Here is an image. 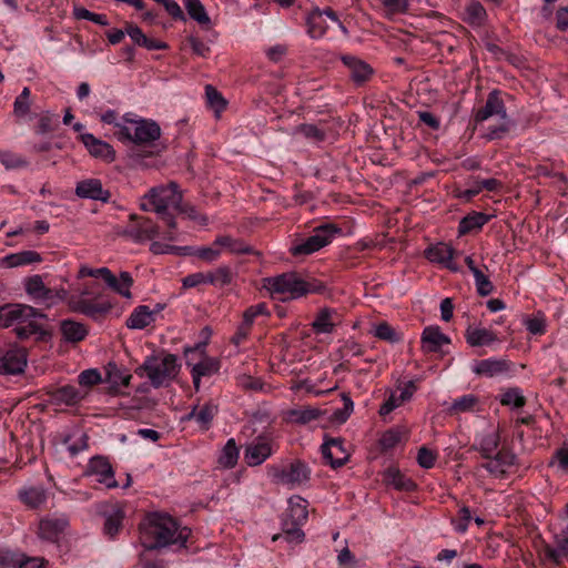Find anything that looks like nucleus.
<instances>
[{
  "label": "nucleus",
  "instance_id": "nucleus-1",
  "mask_svg": "<svg viewBox=\"0 0 568 568\" xmlns=\"http://www.w3.org/2000/svg\"><path fill=\"white\" fill-rule=\"evenodd\" d=\"M186 538V528L179 529L175 520L166 514H149L140 524V540L143 547L149 550L170 545L183 547Z\"/></svg>",
  "mask_w": 568,
  "mask_h": 568
},
{
  "label": "nucleus",
  "instance_id": "nucleus-2",
  "mask_svg": "<svg viewBox=\"0 0 568 568\" xmlns=\"http://www.w3.org/2000/svg\"><path fill=\"white\" fill-rule=\"evenodd\" d=\"M263 288L272 298L286 302L317 292V286L305 281L298 273L286 272L263 280Z\"/></svg>",
  "mask_w": 568,
  "mask_h": 568
},
{
  "label": "nucleus",
  "instance_id": "nucleus-3",
  "mask_svg": "<svg viewBox=\"0 0 568 568\" xmlns=\"http://www.w3.org/2000/svg\"><path fill=\"white\" fill-rule=\"evenodd\" d=\"M182 203V194L176 183L160 185L151 189L141 203L143 211H153L172 230L176 227L175 220L168 210H179Z\"/></svg>",
  "mask_w": 568,
  "mask_h": 568
},
{
  "label": "nucleus",
  "instance_id": "nucleus-4",
  "mask_svg": "<svg viewBox=\"0 0 568 568\" xmlns=\"http://www.w3.org/2000/svg\"><path fill=\"white\" fill-rule=\"evenodd\" d=\"M119 141L148 145L161 136L160 125L150 119H144L132 112L124 114L121 133H115Z\"/></svg>",
  "mask_w": 568,
  "mask_h": 568
},
{
  "label": "nucleus",
  "instance_id": "nucleus-5",
  "mask_svg": "<svg viewBox=\"0 0 568 568\" xmlns=\"http://www.w3.org/2000/svg\"><path fill=\"white\" fill-rule=\"evenodd\" d=\"M139 371H144L153 387L168 385L180 371L178 357L173 354L149 356Z\"/></svg>",
  "mask_w": 568,
  "mask_h": 568
},
{
  "label": "nucleus",
  "instance_id": "nucleus-6",
  "mask_svg": "<svg viewBox=\"0 0 568 568\" xmlns=\"http://www.w3.org/2000/svg\"><path fill=\"white\" fill-rule=\"evenodd\" d=\"M186 366L191 368L193 385L196 392L201 388V378L210 377L220 369V362L205 354V343L185 348Z\"/></svg>",
  "mask_w": 568,
  "mask_h": 568
},
{
  "label": "nucleus",
  "instance_id": "nucleus-7",
  "mask_svg": "<svg viewBox=\"0 0 568 568\" xmlns=\"http://www.w3.org/2000/svg\"><path fill=\"white\" fill-rule=\"evenodd\" d=\"M23 287L28 296L36 303L45 307H53L68 298V290L64 287H48L41 275L28 276L23 280Z\"/></svg>",
  "mask_w": 568,
  "mask_h": 568
},
{
  "label": "nucleus",
  "instance_id": "nucleus-8",
  "mask_svg": "<svg viewBox=\"0 0 568 568\" xmlns=\"http://www.w3.org/2000/svg\"><path fill=\"white\" fill-rule=\"evenodd\" d=\"M307 500L301 496H293L288 499V507L282 521V529L288 540L302 541L304 532L301 527L307 520Z\"/></svg>",
  "mask_w": 568,
  "mask_h": 568
},
{
  "label": "nucleus",
  "instance_id": "nucleus-9",
  "mask_svg": "<svg viewBox=\"0 0 568 568\" xmlns=\"http://www.w3.org/2000/svg\"><path fill=\"white\" fill-rule=\"evenodd\" d=\"M338 230L332 224H322L307 237L294 241L290 251L293 255H310L328 245Z\"/></svg>",
  "mask_w": 568,
  "mask_h": 568
},
{
  "label": "nucleus",
  "instance_id": "nucleus-10",
  "mask_svg": "<svg viewBox=\"0 0 568 568\" xmlns=\"http://www.w3.org/2000/svg\"><path fill=\"white\" fill-rule=\"evenodd\" d=\"M267 475L272 481L293 488L308 480L310 470L304 463L295 460L288 465H270L267 467Z\"/></svg>",
  "mask_w": 568,
  "mask_h": 568
},
{
  "label": "nucleus",
  "instance_id": "nucleus-11",
  "mask_svg": "<svg viewBox=\"0 0 568 568\" xmlns=\"http://www.w3.org/2000/svg\"><path fill=\"white\" fill-rule=\"evenodd\" d=\"M17 320L13 329L19 338H29L33 335H43L44 329L40 320L45 315L31 305L19 304Z\"/></svg>",
  "mask_w": 568,
  "mask_h": 568
},
{
  "label": "nucleus",
  "instance_id": "nucleus-12",
  "mask_svg": "<svg viewBox=\"0 0 568 568\" xmlns=\"http://www.w3.org/2000/svg\"><path fill=\"white\" fill-rule=\"evenodd\" d=\"M150 248L154 254H194L207 263L216 261L222 254V250L215 245V242H213L210 246L192 248L187 246H175L160 241H153Z\"/></svg>",
  "mask_w": 568,
  "mask_h": 568
},
{
  "label": "nucleus",
  "instance_id": "nucleus-13",
  "mask_svg": "<svg viewBox=\"0 0 568 568\" xmlns=\"http://www.w3.org/2000/svg\"><path fill=\"white\" fill-rule=\"evenodd\" d=\"M91 294L92 291L89 286L74 291L72 294L68 291V298L63 302L68 304L72 312L91 317L109 312L111 305L108 303H95L89 300L88 296Z\"/></svg>",
  "mask_w": 568,
  "mask_h": 568
},
{
  "label": "nucleus",
  "instance_id": "nucleus-14",
  "mask_svg": "<svg viewBox=\"0 0 568 568\" xmlns=\"http://www.w3.org/2000/svg\"><path fill=\"white\" fill-rule=\"evenodd\" d=\"M276 450V444L270 436H257L254 440L246 444L244 449V460L250 467L262 465Z\"/></svg>",
  "mask_w": 568,
  "mask_h": 568
},
{
  "label": "nucleus",
  "instance_id": "nucleus-15",
  "mask_svg": "<svg viewBox=\"0 0 568 568\" xmlns=\"http://www.w3.org/2000/svg\"><path fill=\"white\" fill-rule=\"evenodd\" d=\"M28 357L24 348L18 345H9L0 349V374L19 375L27 367Z\"/></svg>",
  "mask_w": 568,
  "mask_h": 568
},
{
  "label": "nucleus",
  "instance_id": "nucleus-16",
  "mask_svg": "<svg viewBox=\"0 0 568 568\" xmlns=\"http://www.w3.org/2000/svg\"><path fill=\"white\" fill-rule=\"evenodd\" d=\"M79 139L92 158L105 163H112L115 160L116 152L106 141L98 139L91 133H81Z\"/></svg>",
  "mask_w": 568,
  "mask_h": 568
},
{
  "label": "nucleus",
  "instance_id": "nucleus-17",
  "mask_svg": "<svg viewBox=\"0 0 568 568\" xmlns=\"http://www.w3.org/2000/svg\"><path fill=\"white\" fill-rule=\"evenodd\" d=\"M483 467L494 477H504L516 463V455L508 449H499L490 457H486Z\"/></svg>",
  "mask_w": 568,
  "mask_h": 568
},
{
  "label": "nucleus",
  "instance_id": "nucleus-18",
  "mask_svg": "<svg viewBox=\"0 0 568 568\" xmlns=\"http://www.w3.org/2000/svg\"><path fill=\"white\" fill-rule=\"evenodd\" d=\"M87 475L105 488L118 487L112 466L104 457H93L88 465Z\"/></svg>",
  "mask_w": 568,
  "mask_h": 568
},
{
  "label": "nucleus",
  "instance_id": "nucleus-19",
  "mask_svg": "<svg viewBox=\"0 0 568 568\" xmlns=\"http://www.w3.org/2000/svg\"><path fill=\"white\" fill-rule=\"evenodd\" d=\"M68 525L64 515L47 516L39 523L38 536L43 540L57 542Z\"/></svg>",
  "mask_w": 568,
  "mask_h": 568
},
{
  "label": "nucleus",
  "instance_id": "nucleus-20",
  "mask_svg": "<svg viewBox=\"0 0 568 568\" xmlns=\"http://www.w3.org/2000/svg\"><path fill=\"white\" fill-rule=\"evenodd\" d=\"M323 459L333 468L342 466L349 458V453L341 438H331L321 446Z\"/></svg>",
  "mask_w": 568,
  "mask_h": 568
},
{
  "label": "nucleus",
  "instance_id": "nucleus-21",
  "mask_svg": "<svg viewBox=\"0 0 568 568\" xmlns=\"http://www.w3.org/2000/svg\"><path fill=\"white\" fill-rule=\"evenodd\" d=\"M494 115H498L501 120L508 118L505 103L497 90L488 94L485 105L475 113L474 120L476 123H480Z\"/></svg>",
  "mask_w": 568,
  "mask_h": 568
},
{
  "label": "nucleus",
  "instance_id": "nucleus-22",
  "mask_svg": "<svg viewBox=\"0 0 568 568\" xmlns=\"http://www.w3.org/2000/svg\"><path fill=\"white\" fill-rule=\"evenodd\" d=\"M325 17H327L334 24H336L344 33H347L345 27L337 19L336 14L332 10H315L307 19L308 33L312 38H321L325 34L326 26Z\"/></svg>",
  "mask_w": 568,
  "mask_h": 568
},
{
  "label": "nucleus",
  "instance_id": "nucleus-23",
  "mask_svg": "<svg viewBox=\"0 0 568 568\" xmlns=\"http://www.w3.org/2000/svg\"><path fill=\"white\" fill-rule=\"evenodd\" d=\"M217 410V405L213 400H207L203 404L194 405L182 419L194 420L202 430H207Z\"/></svg>",
  "mask_w": 568,
  "mask_h": 568
},
{
  "label": "nucleus",
  "instance_id": "nucleus-24",
  "mask_svg": "<svg viewBox=\"0 0 568 568\" xmlns=\"http://www.w3.org/2000/svg\"><path fill=\"white\" fill-rule=\"evenodd\" d=\"M75 194L81 199L101 201L106 203L110 200V192L103 187L99 179H85L77 183Z\"/></svg>",
  "mask_w": 568,
  "mask_h": 568
},
{
  "label": "nucleus",
  "instance_id": "nucleus-25",
  "mask_svg": "<svg viewBox=\"0 0 568 568\" xmlns=\"http://www.w3.org/2000/svg\"><path fill=\"white\" fill-rule=\"evenodd\" d=\"M510 371V362L506 358H487L476 361L473 365V372L476 375L485 377H495L506 374Z\"/></svg>",
  "mask_w": 568,
  "mask_h": 568
},
{
  "label": "nucleus",
  "instance_id": "nucleus-26",
  "mask_svg": "<svg viewBox=\"0 0 568 568\" xmlns=\"http://www.w3.org/2000/svg\"><path fill=\"white\" fill-rule=\"evenodd\" d=\"M420 342L425 353H437L444 345L450 344V338L442 332L439 326H427L422 333Z\"/></svg>",
  "mask_w": 568,
  "mask_h": 568
},
{
  "label": "nucleus",
  "instance_id": "nucleus-27",
  "mask_svg": "<svg viewBox=\"0 0 568 568\" xmlns=\"http://www.w3.org/2000/svg\"><path fill=\"white\" fill-rule=\"evenodd\" d=\"M454 254L455 250L446 243H438L425 251V256L428 261L443 264L445 267L456 272L458 266L454 263Z\"/></svg>",
  "mask_w": 568,
  "mask_h": 568
},
{
  "label": "nucleus",
  "instance_id": "nucleus-28",
  "mask_svg": "<svg viewBox=\"0 0 568 568\" xmlns=\"http://www.w3.org/2000/svg\"><path fill=\"white\" fill-rule=\"evenodd\" d=\"M42 262V256L36 251H21L0 258V266L7 268L19 267Z\"/></svg>",
  "mask_w": 568,
  "mask_h": 568
},
{
  "label": "nucleus",
  "instance_id": "nucleus-29",
  "mask_svg": "<svg viewBox=\"0 0 568 568\" xmlns=\"http://www.w3.org/2000/svg\"><path fill=\"white\" fill-rule=\"evenodd\" d=\"M500 437L497 430L481 434L471 446L473 450L478 452L483 458L494 455L499 446Z\"/></svg>",
  "mask_w": 568,
  "mask_h": 568
},
{
  "label": "nucleus",
  "instance_id": "nucleus-30",
  "mask_svg": "<svg viewBox=\"0 0 568 568\" xmlns=\"http://www.w3.org/2000/svg\"><path fill=\"white\" fill-rule=\"evenodd\" d=\"M105 284L121 297L132 300L131 287L133 286V278L129 272H121L119 277L111 272V277L105 280Z\"/></svg>",
  "mask_w": 568,
  "mask_h": 568
},
{
  "label": "nucleus",
  "instance_id": "nucleus-31",
  "mask_svg": "<svg viewBox=\"0 0 568 568\" xmlns=\"http://www.w3.org/2000/svg\"><path fill=\"white\" fill-rule=\"evenodd\" d=\"M468 345L473 347L489 346L498 341L497 334L488 328L468 327L465 333Z\"/></svg>",
  "mask_w": 568,
  "mask_h": 568
},
{
  "label": "nucleus",
  "instance_id": "nucleus-32",
  "mask_svg": "<svg viewBox=\"0 0 568 568\" xmlns=\"http://www.w3.org/2000/svg\"><path fill=\"white\" fill-rule=\"evenodd\" d=\"M154 321V312L148 305H140L128 317L126 326L130 329H144Z\"/></svg>",
  "mask_w": 568,
  "mask_h": 568
},
{
  "label": "nucleus",
  "instance_id": "nucleus-33",
  "mask_svg": "<svg viewBox=\"0 0 568 568\" xmlns=\"http://www.w3.org/2000/svg\"><path fill=\"white\" fill-rule=\"evenodd\" d=\"M337 323V314L329 308H322L312 322L313 331L316 334H329Z\"/></svg>",
  "mask_w": 568,
  "mask_h": 568
},
{
  "label": "nucleus",
  "instance_id": "nucleus-34",
  "mask_svg": "<svg viewBox=\"0 0 568 568\" xmlns=\"http://www.w3.org/2000/svg\"><path fill=\"white\" fill-rule=\"evenodd\" d=\"M490 220V216L481 212H471L464 216L458 224V234L465 235L473 231H479Z\"/></svg>",
  "mask_w": 568,
  "mask_h": 568
},
{
  "label": "nucleus",
  "instance_id": "nucleus-35",
  "mask_svg": "<svg viewBox=\"0 0 568 568\" xmlns=\"http://www.w3.org/2000/svg\"><path fill=\"white\" fill-rule=\"evenodd\" d=\"M104 534L112 538L120 531V528L122 527L124 511L119 505H115L104 513Z\"/></svg>",
  "mask_w": 568,
  "mask_h": 568
},
{
  "label": "nucleus",
  "instance_id": "nucleus-36",
  "mask_svg": "<svg viewBox=\"0 0 568 568\" xmlns=\"http://www.w3.org/2000/svg\"><path fill=\"white\" fill-rule=\"evenodd\" d=\"M131 377V374L110 364L104 382L109 385L112 392L118 393L121 388L126 387L130 384Z\"/></svg>",
  "mask_w": 568,
  "mask_h": 568
},
{
  "label": "nucleus",
  "instance_id": "nucleus-37",
  "mask_svg": "<svg viewBox=\"0 0 568 568\" xmlns=\"http://www.w3.org/2000/svg\"><path fill=\"white\" fill-rule=\"evenodd\" d=\"M60 329L63 338L71 343L82 341L88 334V331L82 323L72 320L62 321Z\"/></svg>",
  "mask_w": 568,
  "mask_h": 568
},
{
  "label": "nucleus",
  "instance_id": "nucleus-38",
  "mask_svg": "<svg viewBox=\"0 0 568 568\" xmlns=\"http://www.w3.org/2000/svg\"><path fill=\"white\" fill-rule=\"evenodd\" d=\"M0 565L12 566L19 568H42V560L39 558H31L22 561L20 557L9 550L0 551Z\"/></svg>",
  "mask_w": 568,
  "mask_h": 568
},
{
  "label": "nucleus",
  "instance_id": "nucleus-39",
  "mask_svg": "<svg viewBox=\"0 0 568 568\" xmlns=\"http://www.w3.org/2000/svg\"><path fill=\"white\" fill-rule=\"evenodd\" d=\"M82 398L83 396L81 395V393L74 386L71 385L62 386L54 390L52 394V399L54 403L63 404L67 406L75 405Z\"/></svg>",
  "mask_w": 568,
  "mask_h": 568
},
{
  "label": "nucleus",
  "instance_id": "nucleus-40",
  "mask_svg": "<svg viewBox=\"0 0 568 568\" xmlns=\"http://www.w3.org/2000/svg\"><path fill=\"white\" fill-rule=\"evenodd\" d=\"M408 432L404 427H394L386 430L379 438V445L383 450L395 448L403 440L407 439Z\"/></svg>",
  "mask_w": 568,
  "mask_h": 568
},
{
  "label": "nucleus",
  "instance_id": "nucleus-41",
  "mask_svg": "<svg viewBox=\"0 0 568 568\" xmlns=\"http://www.w3.org/2000/svg\"><path fill=\"white\" fill-rule=\"evenodd\" d=\"M21 500L30 508H38L47 500V493L42 486L28 487L20 491Z\"/></svg>",
  "mask_w": 568,
  "mask_h": 568
},
{
  "label": "nucleus",
  "instance_id": "nucleus-42",
  "mask_svg": "<svg viewBox=\"0 0 568 568\" xmlns=\"http://www.w3.org/2000/svg\"><path fill=\"white\" fill-rule=\"evenodd\" d=\"M239 448L233 438L229 439L221 450L219 456V464L224 468H233L239 460Z\"/></svg>",
  "mask_w": 568,
  "mask_h": 568
},
{
  "label": "nucleus",
  "instance_id": "nucleus-43",
  "mask_svg": "<svg viewBox=\"0 0 568 568\" xmlns=\"http://www.w3.org/2000/svg\"><path fill=\"white\" fill-rule=\"evenodd\" d=\"M320 410L312 407H302L297 409H291L286 414L287 420L291 423L305 425L312 420L317 419Z\"/></svg>",
  "mask_w": 568,
  "mask_h": 568
},
{
  "label": "nucleus",
  "instance_id": "nucleus-44",
  "mask_svg": "<svg viewBox=\"0 0 568 568\" xmlns=\"http://www.w3.org/2000/svg\"><path fill=\"white\" fill-rule=\"evenodd\" d=\"M189 16L199 22L201 26L210 28L211 19L207 16L204 6L200 0H185L184 1Z\"/></svg>",
  "mask_w": 568,
  "mask_h": 568
},
{
  "label": "nucleus",
  "instance_id": "nucleus-45",
  "mask_svg": "<svg viewBox=\"0 0 568 568\" xmlns=\"http://www.w3.org/2000/svg\"><path fill=\"white\" fill-rule=\"evenodd\" d=\"M478 404L479 399L476 395L467 394L454 399L449 407V412L452 414L474 412Z\"/></svg>",
  "mask_w": 568,
  "mask_h": 568
},
{
  "label": "nucleus",
  "instance_id": "nucleus-46",
  "mask_svg": "<svg viewBox=\"0 0 568 568\" xmlns=\"http://www.w3.org/2000/svg\"><path fill=\"white\" fill-rule=\"evenodd\" d=\"M215 245L220 247L223 252L230 253H246L248 247L240 240L233 239L231 236H219L214 240Z\"/></svg>",
  "mask_w": 568,
  "mask_h": 568
},
{
  "label": "nucleus",
  "instance_id": "nucleus-47",
  "mask_svg": "<svg viewBox=\"0 0 568 568\" xmlns=\"http://www.w3.org/2000/svg\"><path fill=\"white\" fill-rule=\"evenodd\" d=\"M209 273V284L223 287L232 282L233 273L229 266H220Z\"/></svg>",
  "mask_w": 568,
  "mask_h": 568
},
{
  "label": "nucleus",
  "instance_id": "nucleus-48",
  "mask_svg": "<svg viewBox=\"0 0 568 568\" xmlns=\"http://www.w3.org/2000/svg\"><path fill=\"white\" fill-rule=\"evenodd\" d=\"M72 13L77 20H88L99 26L109 24V21L104 14L91 12L79 4L73 6Z\"/></svg>",
  "mask_w": 568,
  "mask_h": 568
},
{
  "label": "nucleus",
  "instance_id": "nucleus-49",
  "mask_svg": "<svg viewBox=\"0 0 568 568\" xmlns=\"http://www.w3.org/2000/svg\"><path fill=\"white\" fill-rule=\"evenodd\" d=\"M466 21L473 26H480L486 18V10L478 1H473L466 7Z\"/></svg>",
  "mask_w": 568,
  "mask_h": 568
},
{
  "label": "nucleus",
  "instance_id": "nucleus-50",
  "mask_svg": "<svg viewBox=\"0 0 568 568\" xmlns=\"http://www.w3.org/2000/svg\"><path fill=\"white\" fill-rule=\"evenodd\" d=\"M386 481L399 490H409L414 484L405 478L398 469L389 468L385 474Z\"/></svg>",
  "mask_w": 568,
  "mask_h": 568
},
{
  "label": "nucleus",
  "instance_id": "nucleus-51",
  "mask_svg": "<svg viewBox=\"0 0 568 568\" xmlns=\"http://www.w3.org/2000/svg\"><path fill=\"white\" fill-rule=\"evenodd\" d=\"M31 91L24 87L21 93L16 98L13 103V112L18 118H24L30 111Z\"/></svg>",
  "mask_w": 568,
  "mask_h": 568
},
{
  "label": "nucleus",
  "instance_id": "nucleus-52",
  "mask_svg": "<svg viewBox=\"0 0 568 568\" xmlns=\"http://www.w3.org/2000/svg\"><path fill=\"white\" fill-rule=\"evenodd\" d=\"M373 334L379 339L390 343H397L402 339L400 335L386 322H382L373 328Z\"/></svg>",
  "mask_w": 568,
  "mask_h": 568
},
{
  "label": "nucleus",
  "instance_id": "nucleus-53",
  "mask_svg": "<svg viewBox=\"0 0 568 568\" xmlns=\"http://www.w3.org/2000/svg\"><path fill=\"white\" fill-rule=\"evenodd\" d=\"M20 303L16 304H7L3 306H0V326L1 327H13L16 320H17V313L19 308Z\"/></svg>",
  "mask_w": 568,
  "mask_h": 568
},
{
  "label": "nucleus",
  "instance_id": "nucleus-54",
  "mask_svg": "<svg viewBox=\"0 0 568 568\" xmlns=\"http://www.w3.org/2000/svg\"><path fill=\"white\" fill-rule=\"evenodd\" d=\"M65 450L71 457L87 449L88 445L85 442V435L79 434V436H70L64 440Z\"/></svg>",
  "mask_w": 568,
  "mask_h": 568
},
{
  "label": "nucleus",
  "instance_id": "nucleus-55",
  "mask_svg": "<svg viewBox=\"0 0 568 568\" xmlns=\"http://www.w3.org/2000/svg\"><path fill=\"white\" fill-rule=\"evenodd\" d=\"M500 404L519 408L526 404V399L518 388H509L501 395Z\"/></svg>",
  "mask_w": 568,
  "mask_h": 568
},
{
  "label": "nucleus",
  "instance_id": "nucleus-56",
  "mask_svg": "<svg viewBox=\"0 0 568 568\" xmlns=\"http://www.w3.org/2000/svg\"><path fill=\"white\" fill-rule=\"evenodd\" d=\"M103 381L104 379L102 378L100 371L97 368L85 369L81 372L78 376V382L83 387H91Z\"/></svg>",
  "mask_w": 568,
  "mask_h": 568
},
{
  "label": "nucleus",
  "instance_id": "nucleus-57",
  "mask_svg": "<svg viewBox=\"0 0 568 568\" xmlns=\"http://www.w3.org/2000/svg\"><path fill=\"white\" fill-rule=\"evenodd\" d=\"M158 235V227L151 221H144L135 229V239L139 241H151Z\"/></svg>",
  "mask_w": 568,
  "mask_h": 568
},
{
  "label": "nucleus",
  "instance_id": "nucleus-58",
  "mask_svg": "<svg viewBox=\"0 0 568 568\" xmlns=\"http://www.w3.org/2000/svg\"><path fill=\"white\" fill-rule=\"evenodd\" d=\"M353 407H354V404H353L352 398L348 396H344V407L341 409H335L332 413L329 419L333 423L343 424L349 417L351 413L353 412Z\"/></svg>",
  "mask_w": 568,
  "mask_h": 568
},
{
  "label": "nucleus",
  "instance_id": "nucleus-59",
  "mask_svg": "<svg viewBox=\"0 0 568 568\" xmlns=\"http://www.w3.org/2000/svg\"><path fill=\"white\" fill-rule=\"evenodd\" d=\"M87 276H90V277H101L105 282V280L108 277H111V271L108 267L93 268V267H90L88 265H81L79 271H78L77 277L78 278H83V277H87Z\"/></svg>",
  "mask_w": 568,
  "mask_h": 568
},
{
  "label": "nucleus",
  "instance_id": "nucleus-60",
  "mask_svg": "<svg viewBox=\"0 0 568 568\" xmlns=\"http://www.w3.org/2000/svg\"><path fill=\"white\" fill-rule=\"evenodd\" d=\"M545 556L554 564L559 565L561 560L568 555L567 548L562 547L561 544L556 539V547L549 545L544 548Z\"/></svg>",
  "mask_w": 568,
  "mask_h": 568
},
{
  "label": "nucleus",
  "instance_id": "nucleus-61",
  "mask_svg": "<svg viewBox=\"0 0 568 568\" xmlns=\"http://www.w3.org/2000/svg\"><path fill=\"white\" fill-rule=\"evenodd\" d=\"M474 278L480 296H487L494 291L493 283L481 271L475 272Z\"/></svg>",
  "mask_w": 568,
  "mask_h": 568
},
{
  "label": "nucleus",
  "instance_id": "nucleus-62",
  "mask_svg": "<svg viewBox=\"0 0 568 568\" xmlns=\"http://www.w3.org/2000/svg\"><path fill=\"white\" fill-rule=\"evenodd\" d=\"M205 94L210 105L214 108L217 112L225 108L226 102L215 88H213L212 85H206Z\"/></svg>",
  "mask_w": 568,
  "mask_h": 568
},
{
  "label": "nucleus",
  "instance_id": "nucleus-63",
  "mask_svg": "<svg viewBox=\"0 0 568 568\" xmlns=\"http://www.w3.org/2000/svg\"><path fill=\"white\" fill-rule=\"evenodd\" d=\"M510 130V121L508 118L503 120L499 125L489 126L485 138L489 141L503 139Z\"/></svg>",
  "mask_w": 568,
  "mask_h": 568
},
{
  "label": "nucleus",
  "instance_id": "nucleus-64",
  "mask_svg": "<svg viewBox=\"0 0 568 568\" xmlns=\"http://www.w3.org/2000/svg\"><path fill=\"white\" fill-rule=\"evenodd\" d=\"M437 455L435 452L428 449L425 446L419 448L417 454V463L420 467L429 469L434 467Z\"/></svg>",
  "mask_w": 568,
  "mask_h": 568
}]
</instances>
